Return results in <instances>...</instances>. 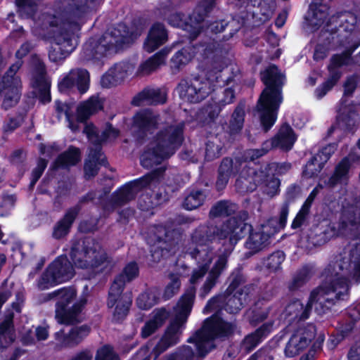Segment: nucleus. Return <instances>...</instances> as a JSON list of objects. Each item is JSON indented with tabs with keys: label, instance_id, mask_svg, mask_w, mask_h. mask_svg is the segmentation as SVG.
Returning a JSON list of instances; mask_svg holds the SVG:
<instances>
[{
	"label": "nucleus",
	"instance_id": "nucleus-1",
	"mask_svg": "<svg viewBox=\"0 0 360 360\" xmlns=\"http://www.w3.org/2000/svg\"><path fill=\"white\" fill-rule=\"evenodd\" d=\"M288 213V205H283L278 217L269 219L266 224L254 231L250 224L235 217L228 219L219 228L213 226H200L197 228L186 248V253L196 264L190 277L191 283H200L207 273L200 289L199 296L205 298L211 292L227 267L228 255L225 252L217 254L214 250L213 244L217 240H227L233 248L248 233H250L245 247L252 254L256 253L268 245L271 236L285 226Z\"/></svg>",
	"mask_w": 360,
	"mask_h": 360
},
{
	"label": "nucleus",
	"instance_id": "nucleus-2",
	"mask_svg": "<svg viewBox=\"0 0 360 360\" xmlns=\"http://www.w3.org/2000/svg\"><path fill=\"white\" fill-rule=\"evenodd\" d=\"M324 281L310 295L307 304L295 300L285 307L282 316L289 322L307 319L312 306L319 310L329 309L337 300L348 297L349 282H360V243L347 245L325 269Z\"/></svg>",
	"mask_w": 360,
	"mask_h": 360
},
{
	"label": "nucleus",
	"instance_id": "nucleus-3",
	"mask_svg": "<svg viewBox=\"0 0 360 360\" xmlns=\"http://www.w3.org/2000/svg\"><path fill=\"white\" fill-rule=\"evenodd\" d=\"M98 0H63L62 7L53 15L43 14L36 25L49 30L51 60L65 59L75 49L78 32L87 15L96 8Z\"/></svg>",
	"mask_w": 360,
	"mask_h": 360
},
{
	"label": "nucleus",
	"instance_id": "nucleus-4",
	"mask_svg": "<svg viewBox=\"0 0 360 360\" xmlns=\"http://www.w3.org/2000/svg\"><path fill=\"white\" fill-rule=\"evenodd\" d=\"M185 124L169 115H158L150 110H141L133 118V130L140 139L152 135L159 129L141 156L143 167L150 168L169 158L181 146Z\"/></svg>",
	"mask_w": 360,
	"mask_h": 360
},
{
	"label": "nucleus",
	"instance_id": "nucleus-5",
	"mask_svg": "<svg viewBox=\"0 0 360 360\" xmlns=\"http://www.w3.org/2000/svg\"><path fill=\"white\" fill-rule=\"evenodd\" d=\"M236 326L227 322L217 315L207 318L202 328L188 339V342L194 343L196 352L190 346H182L178 350L166 356L165 360H194L205 357L214 347L215 338H223L233 333Z\"/></svg>",
	"mask_w": 360,
	"mask_h": 360
},
{
	"label": "nucleus",
	"instance_id": "nucleus-6",
	"mask_svg": "<svg viewBox=\"0 0 360 360\" xmlns=\"http://www.w3.org/2000/svg\"><path fill=\"white\" fill-rule=\"evenodd\" d=\"M141 33V30L129 31L125 24L120 23L101 37L89 38L82 47L79 59L82 62L98 63L104 58L116 53L124 44L133 41Z\"/></svg>",
	"mask_w": 360,
	"mask_h": 360
},
{
	"label": "nucleus",
	"instance_id": "nucleus-7",
	"mask_svg": "<svg viewBox=\"0 0 360 360\" xmlns=\"http://www.w3.org/2000/svg\"><path fill=\"white\" fill-rule=\"evenodd\" d=\"M262 80L266 85L258 101L261 124L267 131L275 123L283 98L281 86L283 75L275 65H270L262 73Z\"/></svg>",
	"mask_w": 360,
	"mask_h": 360
},
{
	"label": "nucleus",
	"instance_id": "nucleus-8",
	"mask_svg": "<svg viewBox=\"0 0 360 360\" xmlns=\"http://www.w3.org/2000/svg\"><path fill=\"white\" fill-rule=\"evenodd\" d=\"M189 283L190 286L185 290L174 308L175 319L167 328L164 335L153 350L155 359L169 347L180 341L181 335L193 307L196 292L195 286L200 283H191L189 281Z\"/></svg>",
	"mask_w": 360,
	"mask_h": 360
},
{
	"label": "nucleus",
	"instance_id": "nucleus-9",
	"mask_svg": "<svg viewBox=\"0 0 360 360\" xmlns=\"http://www.w3.org/2000/svg\"><path fill=\"white\" fill-rule=\"evenodd\" d=\"M231 79L221 71L211 70L205 78L195 77L181 80L176 87L180 98L191 103H198L205 99L217 86L229 85Z\"/></svg>",
	"mask_w": 360,
	"mask_h": 360
},
{
	"label": "nucleus",
	"instance_id": "nucleus-10",
	"mask_svg": "<svg viewBox=\"0 0 360 360\" xmlns=\"http://www.w3.org/2000/svg\"><path fill=\"white\" fill-rule=\"evenodd\" d=\"M241 277L236 276L226 292L211 298L204 307L202 311L207 314L214 310L224 309L230 314L238 313L249 299L251 291L254 290L253 285H246L238 288Z\"/></svg>",
	"mask_w": 360,
	"mask_h": 360
},
{
	"label": "nucleus",
	"instance_id": "nucleus-11",
	"mask_svg": "<svg viewBox=\"0 0 360 360\" xmlns=\"http://www.w3.org/2000/svg\"><path fill=\"white\" fill-rule=\"evenodd\" d=\"M139 273L138 265L131 262L127 264L121 274L112 283L108 295V307L113 309V319L118 321L124 319L128 312L131 300L129 296L122 294L127 282L136 278Z\"/></svg>",
	"mask_w": 360,
	"mask_h": 360
},
{
	"label": "nucleus",
	"instance_id": "nucleus-12",
	"mask_svg": "<svg viewBox=\"0 0 360 360\" xmlns=\"http://www.w3.org/2000/svg\"><path fill=\"white\" fill-rule=\"evenodd\" d=\"M219 173L228 177L238 174L236 187L240 193L255 191L258 184L265 177L264 172L259 171L258 167H250L246 162H242V160L238 158H236L234 162L230 158L223 159L219 168Z\"/></svg>",
	"mask_w": 360,
	"mask_h": 360
},
{
	"label": "nucleus",
	"instance_id": "nucleus-13",
	"mask_svg": "<svg viewBox=\"0 0 360 360\" xmlns=\"http://www.w3.org/2000/svg\"><path fill=\"white\" fill-rule=\"evenodd\" d=\"M84 133L86 134L94 147L90 148V152L84 164L85 175L88 178H91L97 174L99 165H105V158L101 153V143L115 139L118 136L119 131L111 125H108L101 135H99L94 125L86 124Z\"/></svg>",
	"mask_w": 360,
	"mask_h": 360
},
{
	"label": "nucleus",
	"instance_id": "nucleus-14",
	"mask_svg": "<svg viewBox=\"0 0 360 360\" xmlns=\"http://www.w3.org/2000/svg\"><path fill=\"white\" fill-rule=\"evenodd\" d=\"M50 295L51 297H56L57 300L56 319L58 323L60 324H72L83 320L84 316L82 311L86 303V298H81L71 308L67 309L68 305L76 296L75 288H61L54 291Z\"/></svg>",
	"mask_w": 360,
	"mask_h": 360
},
{
	"label": "nucleus",
	"instance_id": "nucleus-15",
	"mask_svg": "<svg viewBox=\"0 0 360 360\" xmlns=\"http://www.w3.org/2000/svg\"><path fill=\"white\" fill-rule=\"evenodd\" d=\"M70 256L76 267L94 271L108 262L106 252L101 244L91 238L84 240L81 250L72 247Z\"/></svg>",
	"mask_w": 360,
	"mask_h": 360
},
{
	"label": "nucleus",
	"instance_id": "nucleus-16",
	"mask_svg": "<svg viewBox=\"0 0 360 360\" xmlns=\"http://www.w3.org/2000/svg\"><path fill=\"white\" fill-rule=\"evenodd\" d=\"M214 4L215 0H201L186 20L183 19L181 14L174 13L167 18V22L170 25L180 27L183 31L188 32L186 37L193 39L204 28L205 18Z\"/></svg>",
	"mask_w": 360,
	"mask_h": 360
},
{
	"label": "nucleus",
	"instance_id": "nucleus-17",
	"mask_svg": "<svg viewBox=\"0 0 360 360\" xmlns=\"http://www.w3.org/2000/svg\"><path fill=\"white\" fill-rule=\"evenodd\" d=\"M230 46L225 42L210 41L206 44H200L198 46H188L177 51L171 59V67L172 69L179 70L192 59L195 54L200 52L205 57H210L221 59L229 53Z\"/></svg>",
	"mask_w": 360,
	"mask_h": 360
},
{
	"label": "nucleus",
	"instance_id": "nucleus-18",
	"mask_svg": "<svg viewBox=\"0 0 360 360\" xmlns=\"http://www.w3.org/2000/svg\"><path fill=\"white\" fill-rule=\"evenodd\" d=\"M164 172L165 169L160 167L140 179L125 184L114 193L110 202L112 209L133 199L140 189L155 187L162 179Z\"/></svg>",
	"mask_w": 360,
	"mask_h": 360
},
{
	"label": "nucleus",
	"instance_id": "nucleus-19",
	"mask_svg": "<svg viewBox=\"0 0 360 360\" xmlns=\"http://www.w3.org/2000/svg\"><path fill=\"white\" fill-rule=\"evenodd\" d=\"M286 332H290L291 334L284 352L287 357H294L309 346L315 337L316 328L311 323L299 324L296 327L290 324L285 328V333Z\"/></svg>",
	"mask_w": 360,
	"mask_h": 360
},
{
	"label": "nucleus",
	"instance_id": "nucleus-20",
	"mask_svg": "<svg viewBox=\"0 0 360 360\" xmlns=\"http://www.w3.org/2000/svg\"><path fill=\"white\" fill-rule=\"evenodd\" d=\"M74 276V269L67 257L55 259L42 274L38 282L40 289L44 290L58 283L65 282Z\"/></svg>",
	"mask_w": 360,
	"mask_h": 360
},
{
	"label": "nucleus",
	"instance_id": "nucleus-21",
	"mask_svg": "<svg viewBox=\"0 0 360 360\" xmlns=\"http://www.w3.org/2000/svg\"><path fill=\"white\" fill-rule=\"evenodd\" d=\"M102 108V103L98 97L91 96L88 101L82 103L77 108V117L73 121L69 114V107L67 104L60 101L56 102V110L58 117L65 115L68 122V127L72 131L79 129V123L84 122L89 116Z\"/></svg>",
	"mask_w": 360,
	"mask_h": 360
},
{
	"label": "nucleus",
	"instance_id": "nucleus-22",
	"mask_svg": "<svg viewBox=\"0 0 360 360\" xmlns=\"http://www.w3.org/2000/svg\"><path fill=\"white\" fill-rule=\"evenodd\" d=\"M21 67V63L13 64L6 73L0 77V93H4L2 106L7 110L17 104L20 99V79L15 75Z\"/></svg>",
	"mask_w": 360,
	"mask_h": 360
},
{
	"label": "nucleus",
	"instance_id": "nucleus-23",
	"mask_svg": "<svg viewBox=\"0 0 360 360\" xmlns=\"http://www.w3.org/2000/svg\"><path fill=\"white\" fill-rule=\"evenodd\" d=\"M358 82L356 76L348 77L344 85V97L341 101V106L339 109L337 117L338 127L344 131H351L356 125L359 116L353 110V107L347 106L344 104L345 98L349 96L354 91Z\"/></svg>",
	"mask_w": 360,
	"mask_h": 360
},
{
	"label": "nucleus",
	"instance_id": "nucleus-24",
	"mask_svg": "<svg viewBox=\"0 0 360 360\" xmlns=\"http://www.w3.org/2000/svg\"><path fill=\"white\" fill-rule=\"evenodd\" d=\"M90 83V75L85 69L76 68L61 76L58 86L61 93L68 94L77 88L80 94H85Z\"/></svg>",
	"mask_w": 360,
	"mask_h": 360
},
{
	"label": "nucleus",
	"instance_id": "nucleus-25",
	"mask_svg": "<svg viewBox=\"0 0 360 360\" xmlns=\"http://www.w3.org/2000/svg\"><path fill=\"white\" fill-rule=\"evenodd\" d=\"M326 0H311L306 20L313 30L319 28L323 25H329L335 22V17L328 18L329 7Z\"/></svg>",
	"mask_w": 360,
	"mask_h": 360
},
{
	"label": "nucleus",
	"instance_id": "nucleus-26",
	"mask_svg": "<svg viewBox=\"0 0 360 360\" xmlns=\"http://www.w3.org/2000/svg\"><path fill=\"white\" fill-rule=\"evenodd\" d=\"M32 84L37 91V96L43 103L51 101V82L46 76L44 64L39 59L35 62L32 73Z\"/></svg>",
	"mask_w": 360,
	"mask_h": 360
},
{
	"label": "nucleus",
	"instance_id": "nucleus-27",
	"mask_svg": "<svg viewBox=\"0 0 360 360\" xmlns=\"http://www.w3.org/2000/svg\"><path fill=\"white\" fill-rule=\"evenodd\" d=\"M89 332L90 328L86 325L74 327L68 333L61 329L55 334L57 345L59 348L74 347L86 337Z\"/></svg>",
	"mask_w": 360,
	"mask_h": 360
},
{
	"label": "nucleus",
	"instance_id": "nucleus-28",
	"mask_svg": "<svg viewBox=\"0 0 360 360\" xmlns=\"http://www.w3.org/2000/svg\"><path fill=\"white\" fill-rule=\"evenodd\" d=\"M273 321L263 323L254 333L245 337L240 344V352L247 354L254 349L273 330Z\"/></svg>",
	"mask_w": 360,
	"mask_h": 360
},
{
	"label": "nucleus",
	"instance_id": "nucleus-29",
	"mask_svg": "<svg viewBox=\"0 0 360 360\" xmlns=\"http://www.w3.org/2000/svg\"><path fill=\"white\" fill-rule=\"evenodd\" d=\"M359 158L349 153L336 165L333 175L329 178L327 185L333 187L338 184L347 183L349 179V169L352 165L359 161Z\"/></svg>",
	"mask_w": 360,
	"mask_h": 360
},
{
	"label": "nucleus",
	"instance_id": "nucleus-30",
	"mask_svg": "<svg viewBox=\"0 0 360 360\" xmlns=\"http://www.w3.org/2000/svg\"><path fill=\"white\" fill-rule=\"evenodd\" d=\"M360 46V42L356 44L349 50L345 51L342 54L334 55L328 65L330 76L326 81L333 87L335 85L341 77V72L338 70V68L349 64L351 60L350 56Z\"/></svg>",
	"mask_w": 360,
	"mask_h": 360
},
{
	"label": "nucleus",
	"instance_id": "nucleus-31",
	"mask_svg": "<svg viewBox=\"0 0 360 360\" xmlns=\"http://www.w3.org/2000/svg\"><path fill=\"white\" fill-rule=\"evenodd\" d=\"M340 222L345 229L360 224V196L343 205Z\"/></svg>",
	"mask_w": 360,
	"mask_h": 360
},
{
	"label": "nucleus",
	"instance_id": "nucleus-32",
	"mask_svg": "<svg viewBox=\"0 0 360 360\" xmlns=\"http://www.w3.org/2000/svg\"><path fill=\"white\" fill-rule=\"evenodd\" d=\"M166 95L164 89L147 87L134 97L131 103L136 106L164 103L166 101Z\"/></svg>",
	"mask_w": 360,
	"mask_h": 360
},
{
	"label": "nucleus",
	"instance_id": "nucleus-33",
	"mask_svg": "<svg viewBox=\"0 0 360 360\" xmlns=\"http://www.w3.org/2000/svg\"><path fill=\"white\" fill-rule=\"evenodd\" d=\"M170 51L171 49L165 47L141 63L137 69L136 75L143 77L155 71L160 65L165 64L166 58Z\"/></svg>",
	"mask_w": 360,
	"mask_h": 360
},
{
	"label": "nucleus",
	"instance_id": "nucleus-34",
	"mask_svg": "<svg viewBox=\"0 0 360 360\" xmlns=\"http://www.w3.org/2000/svg\"><path fill=\"white\" fill-rule=\"evenodd\" d=\"M297 140L292 129L289 124H284L281 126L276 135L269 140L271 143V149L278 148L283 150H290Z\"/></svg>",
	"mask_w": 360,
	"mask_h": 360
},
{
	"label": "nucleus",
	"instance_id": "nucleus-35",
	"mask_svg": "<svg viewBox=\"0 0 360 360\" xmlns=\"http://www.w3.org/2000/svg\"><path fill=\"white\" fill-rule=\"evenodd\" d=\"M167 40V32L165 26L161 23H155L149 30L148 37L144 42V49L151 53Z\"/></svg>",
	"mask_w": 360,
	"mask_h": 360
},
{
	"label": "nucleus",
	"instance_id": "nucleus-36",
	"mask_svg": "<svg viewBox=\"0 0 360 360\" xmlns=\"http://www.w3.org/2000/svg\"><path fill=\"white\" fill-rule=\"evenodd\" d=\"M169 316V311L165 308L155 309L150 319L145 323L141 330L143 338H148L161 327Z\"/></svg>",
	"mask_w": 360,
	"mask_h": 360
},
{
	"label": "nucleus",
	"instance_id": "nucleus-37",
	"mask_svg": "<svg viewBox=\"0 0 360 360\" xmlns=\"http://www.w3.org/2000/svg\"><path fill=\"white\" fill-rule=\"evenodd\" d=\"M276 315L274 306H262V300H259L254 309L247 311L246 316L250 323L256 326L269 318Z\"/></svg>",
	"mask_w": 360,
	"mask_h": 360
},
{
	"label": "nucleus",
	"instance_id": "nucleus-38",
	"mask_svg": "<svg viewBox=\"0 0 360 360\" xmlns=\"http://www.w3.org/2000/svg\"><path fill=\"white\" fill-rule=\"evenodd\" d=\"M172 233L170 229H167L165 226L162 225H155L150 227L149 231L147 233L146 240L150 246H155L162 245L165 247L164 251L168 252L166 250V247L164 245L167 242V238Z\"/></svg>",
	"mask_w": 360,
	"mask_h": 360
},
{
	"label": "nucleus",
	"instance_id": "nucleus-39",
	"mask_svg": "<svg viewBox=\"0 0 360 360\" xmlns=\"http://www.w3.org/2000/svg\"><path fill=\"white\" fill-rule=\"evenodd\" d=\"M235 87V85L233 84L231 86L225 88L221 92V97L218 98L213 110H210L209 108L206 110L210 119H214L217 116L221 110L222 107L233 102L236 95Z\"/></svg>",
	"mask_w": 360,
	"mask_h": 360
},
{
	"label": "nucleus",
	"instance_id": "nucleus-40",
	"mask_svg": "<svg viewBox=\"0 0 360 360\" xmlns=\"http://www.w3.org/2000/svg\"><path fill=\"white\" fill-rule=\"evenodd\" d=\"M77 214V211L76 209L68 210L64 217L55 225L53 237L56 239H60L65 236L68 233Z\"/></svg>",
	"mask_w": 360,
	"mask_h": 360
},
{
	"label": "nucleus",
	"instance_id": "nucleus-41",
	"mask_svg": "<svg viewBox=\"0 0 360 360\" xmlns=\"http://www.w3.org/2000/svg\"><path fill=\"white\" fill-rule=\"evenodd\" d=\"M206 198L205 193L199 189L188 188L185 193L183 207L187 210H193L203 205Z\"/></svg>",
	"mask_w": 360,
	"mask_h": 360
},
{
	"label": "nucleus",
	"instance_id": "nucleus-42",
	"mask_svg": "<svg viewBox=\"0 0 360 360\" xmlns=\"http://www.w3.org/2000/svg\"><path fill=\"white\" fill-rule=\"evenodd\" d=\"M13 314H8L6 319L0 323V345L6 347L15 340V333L13 327Z\"/></svg>",
	"mask_w": 360,
	"mask_h": 360
},
{
	"label": "nucleus",
	"instance_id": "nucleus-43",
	"mask_svg": "<svg viewBox=\"0 0 360 360\" xmlns=\"http://www.w3.org/2000/svg\"><path fill=\"white\" fill-rule=\"evenodd\" d=\"M79 160V150L75 147H70L58 158L55 165L56 167H67L76 165Z\"/></svg>",
	"mask_w": 360,
	"mask_h": 360
},
{
	"label": "nucleus",
	"instance_id": "nucleus-44",
	"mask_svg": "<svg viewBox=\"0 0 360 360\" xmlns=\"http://www.w3.org/2000/svg\"><path fill=\"white\" fill-rule=\"evenodd\" d=\"M270 150H271V143L270 141H266L262 143L261 148L245 150L243 154L244 160H242V162H246L248 166L252 167L259 166L252 162L266 154Z\"/></svg>",
	"mask_w": 360,
	"mask_h": 360
},
{
	"label": "nucleus",
	"instance_id": "nucleus-45",
	"mask_svg": "<svg viewBox=\"0 0 360 360\" xmlns=\"http://www.w3.org/2000/svg\"><path fill=\"white\" fill-rule=\"evenodd\" d=\"M245 106L239 104L233 111L229 122V132L231 134H236L240 131L244 124Z\"/></svg>",
	"mask_w": 360,
	"mask_h": 360
},
{
	"label": "nucleus",
	"instance_id": "nucleus-46",
	"mask_svg": "<svg viewBox=\"0 0 360 360\" xmlns=\"http://www.w3.org/2000/svg\"><path fill=\"white\" fill-rule=\"evenodd\" d=\"M259 167V170H262L265 174V177L264 180L259 184L261 185L264 184V192L269 195L270 197H273L277 195L279 193V186H280V181L278 179L271 176L269 177L266 174V167H262L261 166H257Z\"/></svg>",
	"mask_w": 360,
	"mask_h": 360
},
{
	"label": "nucleus",
	"instance_id": "nucleus-47",
	"mask_svg": "<svg viewBox=\"0 0 360 360\" xmlns=\"http://www.w3.org/2000/svg\"><path fill=\"white\" fill-rule=\"evenodd\" d=\"M275 6L274 0H262L257 8L259 12H254L253 16L257 18L260 22H265L272 16Z\"/></svg>",
	"mask_w": 360,
	"mask_h": 360
},
{
	"label": "nucleus",
	"instance_id": "nucleus-48",
	"mask_svg": "<svg viewBox=\"0 0 360 360\" xmlns=\"http://www.w3.org/2000/svg\"><path fill=\"white\" fill-rule=\"evenodd\" d=\"M158 298L156 290H148L138 297L136 304L140 309L146 310L155 305Z\"/></svg>",
	"mask_w": 360,
	"mask_h": 360
},
{
	"label": "nucleus",
	"instance_id": "nucleus-49",
	"mask_svg": "<svg viewBox=\"0 0 360 360\" xmlns=\"http://www.w3.org/2000/svg\"><path fill=\"white\" fill-rule=\"evenodd\" d=\"M237 209L236 204L229 201H220L212 207L210 212L212 217L228 216L233 213Z\"/></svg>",
	"mask_w": 360,
	"mask_h": 360
},
{
	"label": "nucleus",
	"instance_id": "nucleus-50",
	"mask_svg": "<svg viewBox=\"0 0 360 360\" xmlns=\"http://www.w3.org/2000/svg\"><path fill=\"white\" fill-rule=\"evenodd\" d=\"M181 276H182V274L179 272H177L176 274H171L169 275V278L170 281L166 285L164 292V297L165 299L167 300L171 298L179 291L181 288Z\"/></svg>",
	"mask_w": 360,
	"mask_h": 360
},
{
	"label": "nucleus",
	"instance_id": "nucleus-51",
	"mask_svg": "<svg viewBox=\"0 0 360 360\" xmlns=\"http://www.w3.org/2000/svg\"><path fill=\"white\" fill-rule=\"evenodd\" d=\"M285 259V254L282 251H276L269 255L264 262V266L271 271H275L280 269L282 262Z\"/></svg>",
	"mask_w": 360,
	"mask_h": 360
},
{
	"label": "nucleus",
	"instance_id": "nucleus-52",
	"mask_svg": "<svg viewBox=\"0 0 360 360\" xmlns=\"http://www.w3.org/2000/svg\"><path fill=\"white\" fill-rule=\"evenodd\" d=\"M132 68L127 63L117 64L111 68L109 71H112V76L118 83L122 82L131 72Z\"/></svg>",
	"mask_w": 360,
	"mask_h": 360
},
{
	"label": "nucleus",
	"instance_id": "nucleus-53",
	"mask_svg": "<svg viewBox=\"0 0 360 360\" xmlns=\"http://www.w3.org/2000/svg\"><path fill=\"white\" fill-rule=\"evenodd\" d=\"M324 165L321 161L315 160V155L306 164L303 175L307 178L316 176L322 169Z\"/></svg>",
	"mask_w": 360,
	"mask_h": 360
},
{
	"label": "nucleus",
	"instance_id": "nucleus-54",
	"mask_svg": "<svg viewBox=\"0 0 360 360\" xmlns=\"http://www.w3.org/2000/svg\"><path fill=\"white\" fill-rule=\"evenodd\" d=\"M96 360H120V358L112 347L104 345L97 350Z\"/></svg>",
	"mask_w": 360,
	"mask_h": 360
},
{
	"label": "nucleus",
	"instance_id": "nucleus-55",
	"mask_svg": "<svg viewBox=\"0 0 360 360\" xmlns=\"http://www.w3.org/2000/svg\"><path fill=\"white\" fill-rule=\"evenodd\" d=\"M311 276V270L307 268H303L299 274L293 278L289 285V288L294 290L300 288Z\"/></svg>",
	"mask_w": 360,
	"mask_h": 360
},
{
	"label": "nucleus",
	"instance_id": "nucleus-56",
	"mask_svg": "<svg viewBox=\"0 0 360 360\" xmlns=\"http://www.w3.org/2000/svg\"><path fill=\"white\" fill-rule=\"evenodd\" d=\"M309 212L310 209L302 205L301 209L297 214L296 217H295L291 224V227L292 229H297L300 228L303 224H304L308 219Z\"/></svg>",
	"mask_w": 360,
	"mask_h": 360
},
{
	"label": "nucleus",
	"instance_id": "nucleus-57",
	"mask_svg": "<svg viewBox=\"0 0 360 360\" xmlns=\"http://www.w3.org/2000/svg\"><path fill=\"white\" fill-rule=\"evenodd\" d=\"M336 150L335 145L329 144L323 147L317 154L315 155V160L321 161L323 165L329 160L332 154Z\"/></svg>",
	"mask_w": 360,
	"mask_h": 360
},
{
	"label": "nucleus",
	"instance_id": "nucleus-58",
	"mask_svg": "<svg viewBox=\"0 0 360 360\" xmlns=\"http://www.w3.org/2000/svg\"><path fill=\"white\" fill-rule=\"evenodd\" d=\"M221 155V148L219 146L214 144L212 142H208L206 145L205 149V159L210 161L219 157Z\"/></svg>",
	"mask_w": 360,
	"mask_h": 360
},
{
	"label": "nucleus",
	"instance_id": "nucleus-59",
	"mask_svg": "<svg viewBox=\"0 0 360 360\" xmlns=\"http://www.w3.org/2000/svg\"><path fill=\"white\" fill-rule=\"evenodd\" d=\"M14 200L12 196H6L0 204V216L4 217L8 214L13 207Z\"/></svg>",
	"mask_w": 360,
	"mask_h": 360
},
{
	"label": "nucleus",
	"instance_id": "nucleus-60",
	"mask_svg": "<svg viewBox=\"0 0 360 360\" xmlns=\"http://www.w3.org/2000/svg\"><path fill=\"white\" fill-rule=\"evenodd\" d=\"M212 8H213V7L210 9V11L207 13V16L205 18V25L204 28L200 31V32L205 27L210 28L212 32H215V33L221 32L224 30L225 27L227 25V23H226L224 21L214 22L208 25L207 22L206 21V18L208 16L209 13L212 10Z\"/></svg>",
	"mask_w": 360,
	"mask_h": 360
},
{
	"label": "nucleus",
	"instance_id": "nucleus-61",
	"mask_svg": "<svg viewBox=\"0 0 360 360\" xmlns=\"http://www.w3.org/2000/svg\"><path fill=\"white\" fill-rule=\"evenodd\" d=\"M112 71H108L101 78V84L102 86L109 88L112 86L116 85L118 83L117 79L112 76Z\"/></svg>",
	"mask_w": 360,
	"mask_h": 360
},
{
	"label": "nucleus",
	"instance_id": "nucleus-62",
	"mask_svg": "<svg viewBox=\"0 0 360 360\" xmlns=\"http://www.w3.org/2000/svg\"><path fill=\"white\" fill-rule=\"evenodd\" d=\"M347 335L345 331L338 332L336 335H331L327 345L329 349H333Z\"/></svg>",
	"mask_w": 360,
	"mask_h": 360
},
{
	"label": "nucleus",
	"instance_id": "nucleus-63",
	"mask_svg": "<svg viewBox=\"0 0 360 360\" xmlns=\"http://www.w3.org/2000/svg\"><path fill=\"white\" fill-rule=\"evenodd\" d=\"M93 353L89 350L85 349L75 354L69 360H92Z\"/></svg>",
	"mask_w": 360,
	"mask_h": 360
},
{
	"label": "nucleus",
	"instance_id": "nucleus-64",
	"mask_svg": "<svg viewBox=\"0 0 360 360\" xmlns=\"http://www.w3.org/2000/svg\"><path fill=\"white\" fill-rule=\"evenodd\" d=\"M348 360H360V343H356L350 348L347 354Z\"/></svg>",
	"mask_w": 360,
	"mask_h": 360
}]
</instances>
